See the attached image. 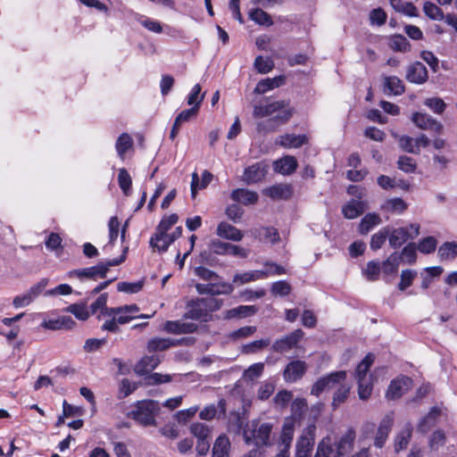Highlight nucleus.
I'll use <instances>...</instances> for the list:
<instances>
[{"label":"nucleus","instance_id":"obj_13","mask_svg":"<svg viewBox=\"0 0 457 457\" xmlns=\"http://www.w3.org/2000/svg\"><path fill=\"white\" fill-rule=\"evenodd\" d=\"M285 109H292L289 104L284 100L276 101L266 105H255L253 115L256 119L271 116L275 113H283Z\"/></svg>","mask_w":457,"mask_h":457},{"label":"nucleus","instance_id":"obj_18","mask_svg":"<svg viewBox=\"0 0 457 457\" xmlns=\"http://www.w3.org/2000/svg\"><path fill=\"white\" fill-rule=\"evenodd\" d=\"M216 235L221 238L235 242H239L244 237V233L240 229L227 221H221L218 224Z\"/></svg>","mask_w":457,"mask_h":457},{"label":"nucleus","instance_id":"obj_23","mask_svg":"<svg viewBox=\"0 0 457 457\" xmlns=\"http://www.w3.org/2000/svg\"><path fill=\"white\" fill-rule=\"evenodd\" d=\"M368 209V204L361 200H351L343 206L342 212L345 219L353 220L359 217Z\"/></svg>","mask_w":457,"mask_h":457},{"label":"nucleus","instance_id":"obj_29","mask_svg":"<svg viewBox=\"0 0 457 457\" xmlns=\"http://www.w3.org/2000/svg\"><path fill=\"white\" fill-rule=\"evenodd\" d=\"M440 416V410L437 407H433L430 411L420 421L418 425V431L426 434L431 428H433Z\"/></svg>","mask_w":457,"mask_h":457},{"label":"nucleus","instance_id":"obj_9","mask_svg":"<svg viewBox=\"0 0 457 457\" xmlns=\"http://www.w3.org/2000/svg\"><path fill=\"white\" fill-rule=\"evenodd\" d=\"M293 109H285L283 113H278L274 117L263 121H260L256 125L259 133L267 134L277 130L280 124L286 123L293 115Z\"/></svg>","mask_w":457,"mask_h":457},{"label":"nucleus","instance_id":"obj_38","mask_svg":"<svg viewBox=\"0 0 457 457\" xmlns=\"http://www.w3.org/2000/svg\"><path fill=\"white\" fill-rule=\"evenodd\" d=\"M358 380V395L361 400H367L372 392L373 378L372 376H362Z\"/></svg>","mask_w":457,"mask_h":457},{"label":"nucleus","instance_id":"obj_49","mask_svg":"<svg viewBox=\"0 0 457 457\" xmlns=\"http://www.w3.org/2000/svg\"><path fill=\"white\" fill-rule=\"evenodd\" d=\"M438 254L442 260H453L457 256V244L445 242L438 249Z\"/></svg>","mask_w":457,"mask_h":457},{"label":"nucleus","instance_id":"obj_59","mask_svg":"<svg viewBox=\"0 0 457 457\" xmlns=\"http://www.w3.org/2000/svg\"><path fill=\"white\" fill-rule=\"evenodd\" d=\"M144 286V281L139 280L137 282H120L117 285V289L120 292H124L127 294H135L139 292Z\"/></svg>","mask_w":457,"mask_h":457},{"label":"nucleus","instance_id":"obj_47","mask_svg":"<svg viewBox=\"0 0 457 457\" xmlns=\"http://www.w3.org/2000/svg\"><path fill=\"white\" fill-rule=\"evenodd\" d=\"M337 386L338 387L333 395L332 405L334 407H337L345 403L350 393V386L343 382H340Z\"/></svg>","mask_w":457,"mask_h":457},{"label":"nucleus","instance_id":"obj_54","mask_svg":"<svg viewBox=\"0 0 457 457\" xmlns=\"http://www.w3.org/2000/svg\"><path fill=\"white\" fill-rule=\"evenodd\" d=\"M173 345L168 338H153L148 342L147 348L149 352L164 351Z\"/></svg>","mask_w":457,"mask_h":457},{"label":"nucleus","instance_id":"obj_42","mask_svg":"<svg viewBox=\"0 0 457 457\" xmlns=\"http://www.w3.org/2000/svg\"><path fill=\"white\" fill-rule=\"evenodd\" d=\"M132 145H133V140H132L131 137L127 133L121 134L118 137V139L116 141V145H115V148L118 153V155L123 160L125 153L129 149H130L132 147Z\"/></svg>","mask_w":457,"mask_h":457},{"label":"nucleus","instance_id":"obj_33","mask_svg":"<svg viewBox=\"0 0 457 457\" xmlns=\"http://www.w3.org/2000/svg\"><path fill=\"white\" fill-rule=\"evenodd\" d=\"M285 83V77L284 76H278L272 79H265L261 80L256 87L254 88V92L257 94H264L268 92L269 90L274 89L276 87H278L279 86L283 85Z\"/></svg>","mask_w":457,"mask_h":457},{"label":"nucleus","instance_id":"obj_63","mask_svg":"<svg viewBox=\"0 0 457 457\" xmlns=\"http://www.w3.org/2000/svg\"><path fill=\"white\" fill-rule=\"evenodd\" d=\"M254 66L260 73H268L273 67L274 62L270 58H263L262 56H257L254 61Z\"/></svg>","mask_w":457,"mask_h":457},{"label":"nucleus","instance_id":"obj_30","mask_svg":"<svg viewBox=\"0 0 457 457\" xmlns=\"http://www.w3.org/2000/svg\"><path fill=\"white\" fill-rule=\"evenodd\" d=\"M267 278V272L262 270H251L244 273H237L233 277V283L241 286L252 281Z\"/></svg>","mask_w":457,"mask_h":457},{"label":"nucleus","instance_id":"obj_51","mask_svg":"<svg viewBox=\"0 0 457 457\" xmlns=\"http://www.w3.org/2000/svg\"><path fill=\"white\" fill-rule=\"evenodd\" d=\"M255 312L253 306L241 305L237 308L228 310L225 313V319H233L237 317H247Z\"/></svg>","mask_w":457,"mask_h":457},{"label":"nucleus","instance_id":"obj_26","mask_svg":"<svg viewBox=\"0 0 457 457\" xmlns=\"http://www.w3.org/2000/svg\"><path fill=\"white\" fill-rule=\"evenodd\" d=\"M252 234L255 238L265 243L275 244L279 241L280 237L276 228L271 227H262L252 230Z\"/></svg>","mask_w":457,"mask_h":457},{"label":"nucleus","instance_id":"obj_53","mask_svg":"<svg viewBox=\"0 0 457 457\" xmlns=\"http://www.w3.org/2000/svg\"><path fill=\"white\" fill-rule=\"evenodd\" d=\"M67 312L72 313L78 320H86L90 316L86 303H74L67 307Z\"/></svg>","mask_w":457,"mask_h":457},{"label":"nucleus","instance_id":"obj_22","mask_svg":"<svg viewBox=\"0 0 457 457\" xmlns=\"http://www.w3.org/2000/svg\"><path fill=\"white\" fill-rule=\"evenodd\" d=\"M412 435V426L410 422L404 424L394 439V450L396 453L407 448Z\"/></svg>","mask_w":457,"mask_h":457},{"label":"nucleus","instance_id":"obj_45","mask_svg":"<svg viewBox=\"0 0 457 457\" xmlns=\"http://www.w3.org/2000/svg\"><path fill=\"white\" fill-rule=\"evenodd\" d=\"M249 18L255 23L263 26H271L273 24L271 17L264 11L255 8L249 12Z\"/></svg>","mask_w":457,"mask_h":457},{"label":"nucleus","instance_id":"obj_39","mask_svg":"<svg viewBox=\"0 0 457 457\" xmlns=\"http://www.w3.org/2000/svg\"><path fill=\"white\" fill-rule=\"evenodd\" d=\"M400 262H401V256L399 255V253H393L380 265L381 271L386 275L396 273Z\"/></svg>","mask_w":457,"mask_h":457},{"label":"nucleus","instance_id":"obj_40","mask_svg":"<svg viewBox=\"0 0 457 457\" xmlns=\"http://www.w3.org/2000/svg\"><path fill=\"white\" fill-rule=\"evenodd\" d=\"M392 136L395 138L398 139L399 146L405 152L419 154L420 150L418 149V146L415 145V140L409 136H398L397 134L392 132Z\"/></svg>","mask_w":457,"mask_h":457},{"label":"nucleus","instance_id":"obj_6","mask_svg":"<svg viewBox=\"0 0 457 457\" xmlns=\"http://www.w3.org/2000/svg\"><path fill=\"white\" fill-rule=\"evenodd\" d=\"M420 233V225L412 223L406 228H398L389 231V244L394 248L403 245L408 239H413Z\"/></svg>","mask_w":457,"mask_h":457},{"label":"nucleus","instance_id":"obj_48","mask_svg":"<svg viewBox=\"0 0 457 457\" xmlns=\"http://www.w3.org/2000/svg\"><path fill=\"white\" fill-rule=\"evenodd\" d=\"M381 266L378 262L370 261L367 263L366 268L363 269L362 274L369 281H376L379 278Z\"/></svg>","mask_w":457,"mask_h":457},{"label":"nucleus","instance_id":"obj_60","mask_svg":"<svg viewBox=\"0 0 457 457\" xmlns=\"http://www.w3.org/2000/svg\"><path fill=\"white\" fill-rule=\"evenodd\" d=\"M417 273L412 270H403L401 273V280L398 284V289L401 291L406 290L412 285L413 279Z\"/></svg>","mask_w":457,"mask_h":457},{"label":"nucleus","instance_id":"obj_34","mask_svg":"<svg viewBox=\"0 0 457 457\" xmlns=\"http://www.w3.org/2000/svg\"><path fill=\"white\" fill-rule=\"evenodd\" d=\"M381 218L378 213L366 214L359 224V232L362 235L368 234L374 227L381 223Z\"/></svg>","mask_w":457,"mask_h":457},{"label":"nucleus","instance_id":"obj_57","mask_svg":"<svg viewBox=\"0 0 457 457\" xmlns=\"http://www.w3.org/2000/svg\"><path fill=\"white\" fill-rule=\"evenodd\" d=\"M386 18H387V14L380 7L373 9L369 14L370 23L372 26L380 27V26L384 25L386 21Z\"/></svg>","mask_w":457,"mask_h":457},{"label":"nucleus","instance_id":"obj_52","mask_svg":"<svg viewBox=\"0 0 457 457\" xmlns=\"http://www.w3.org/2000/svg\"><path fill=\"white\" fill-rule=\"evenodd\" d=\"M389 46L391 49L398 52L405 53L410 51L411 49V46L408 40L402 35H395L394 37H392V38L390 39Z\"/></svg>","mask_w":457,"mask_h":457},{"label":"nucleus","instance_id":"obj_32","mask_svg":"<svg viewBox=\"0 0 457 457\" xmlns=\"http://www.w3.org/2000/svg\"><path fill=\"white\" fill-rule=\"evenodd\" d=\"M230 442L228 438L221 435L214 442L212 447V457H229Z\"/></svg>","mask_w":457,"mask_h":457},{"label":"nucleus","instance_id":"obj_41","mask_svg":"<svg viewBox=\"0 0 457 457\" xmlns=\"http://www.w3.org/2000/svg\"><path fill=\"white\" fill-rule=\"evenodd\" d=\"M407 204L402 198L395 197L386 200L382 208L386 212L400 214L407 209Z\"/></svg>","mask_w":457,"mask_h":457},{"label":"nucleus","instance_id":"obj_46","mask_svg":"<svg viewBox=\"0 0 457 457\" xmlns=\"http://www.w3.org/2000/svg\"><path fill=\"white\" fill-rule=\"evenodd\" d=\"M190 433L196 437V439L211 438L212 429L209 426L200 423L194 422L189 428Z\"/></svg>","mask_w":457,"mask_h":457},{"label":"nucleus","instance_id":"obj_61","mask_svg":"<svg viewBox=\"0 0 457 457\" xmlns=\"http://www.w3.org/2000/svg\"><path fill=\"white\" fill-rule=\"evenodd\" d=\"M374 357L372 354H367L365 358L358 364L355 371L356 378H360L362 376H371L368 374V371L373 363Z\"/></svg>","mask_w":457,"mask_h":457},{"label":"nucleus","instance_id":"obj_43","mask_svg":"<svg viewBox=\"0 0 457 457\" xmlns=\"http://www.w3.org/2000/svg\"><path fill=\"white\" fill-rule=\"evenodd\" d=\"M337 452H336L331 445L328 437L323 438L319 444L317 452L314 457H339Z\"/></svg>","mask_w":457,"mask_h":457},{"label":"nucleus","instance_id":"obj_5","mask_svg":"<svg viewBox=\"0 0 457 457\" xmlns=\"http://www.w3.org/2000/svg\"><path fill=\"white\" fill-rule=\"evenodd\" d=\"M316 426L314 423L308 425L302 432L296 442L295 457H310L314 445Z\"/></svg>","mask_w":457,"mask_h":457},{"label":"nucleus","instance_id":"obj_64","mask_svg":"<svg viewBox=\"0 0 457 457\" xmlns=\"http://www.w3.org/2000/svg\"><path fill=\"white\" fill-rule=\"evenodd\" d=\"M424 104L436 114H442L446 108L445 103L439 97L428 98Z\"/></svg>","mask_w":457,"mask_h":457},{"label":"nucleus","instance_id":"obj_27","mask_svg":"<svg viewBox=\"0 0 457 457\" xmlns=\"http://www.w3.org/2000/svg\"><path fill=\"white\" fill-rule=\"evenodd\" d=\"M172 243V238H170L168 232L160 231L159 229H156V232L150 240L151 246L157 249L159 252L167 251L168 247Z\"/></svg>","mask_w":457,"mask_h":457},{"label":"nucleus","instance_id":"obj_16","mask_svg":"<svg viewBox=\"0 0 457 457\" xmlns=\"http://www.w3.org/2000/svg\"><path fill=\"white\" fill-rule=\"evenodd\" d=\"M411 385V380L407 377H401L392 380L386 392V397L391 400L401 397L409 390Z\"/></svg>","mask_w":457,"mask_h":457},{"label":"nucleus","instance_id":"obj_62","mask_svg":"<svg viewBox=\"0 0 457 457\" xmlns=\"http://www.w3.org/2000/svg\"><path fill=\"white\" fill-rule=\"evenodd\" d=\"M204 96V93L201 95V86L199 84L195 85L187 96V104L192 106L198 104L199 110Z\"/></svg>","mask_w":457,"mask_h":457},{"label":"nucleus","instance_id":"obj_55","mask_svg":"<svg viewBox=\"0 0 457 457\" xmlns=\"http://www.w3.org/2000/svg\"><path fill=\"white\" fill-rule=\"evenodd\" d=\"M118 182L124 195H129L130 193L132 180L126 169L121 168L119 170Z\"/></svg>","mask_w":457,"mask_h":457},{"label":"nucleus","instance_id":"obj_10","mask_svg":"<svg viewBox=\"0 0 457 457\" xmlns=\"http://www.w3.org/2000/svg\"><path fill=\"white\" fill-rule=\"evenodd\" d=\"M304 333L301 329H295L285 337L276 340L272 348L278 353H286L295 348L298 343L303 339Z\"/></svg>","mask_w":457,"mask_h":457},{"label":"nucleus","instance_id":"obj_37","mask_svg":"<svg viewBox=\"0 0 457 457\" xmlns=\"http://www.w3.org/2000/svg\"><path fill=\"white\" fill-rule=\"evenodd\" d=\"M295 420L293 418L287 419L284 422L280 441L283 448L289 449L294 437Z\"/></svg>","mask_w":457,"mask_h":457},{"label":"nucleus","instance_id":"obj_58","mask_svg":"<svg viewBox=\"0 0 457 457\" xmlns=\"http://www.w3.org/2000/svg\"><path fill=\"white\" fill-rule=\"evenodd\" d=\"M397 167L405 173H413L417 169V163L411 157L403 155L398 158Z\"/></svg>","mask_w":457,"mask_h":457},{"label":"nucleus","instance_id":"obj_7","mask_svg":"<svg viewBox=\"0 0 457 457\" xmlns=\"http://www.w3.org/2000/svg\"><path fill=\"white\" fill-rule=\"evenodd\" d=\"M346 378L345 371H337L319 378L312 387L311 394L319 396L325 390L332 389L340 382H345Z\"/></svg>","mask_w":457,"mask_h":457},{"label":"nucleus","instance_id":"obj_14","mask_svg":"<svg viewBox=\"0 0 457 457\" xmlns=\"http://www.w3.org/2000/svg\"><path fill=\"white\" fill-rule=\"evenodd\" d=\"M306 370V362L299 360L292 361L286 366L283 377L287 382L294 383L302 378Z\"/></svg>","mask_w":457,"mask_h":457},{"label":"nucleus","instance_id":"obj_12","mask_svg":"<svg viewBox=\"0 0 457 457\" xmlns=\"http://www.w3.org/2000/svg\"><path fill=\"white\" fill-rule=\"evenodd\" d=\"M195 289L201 295H228L233 292L234 287L231 284L226 282H208L206 284L198 283Z\"/></svg>","mask_w":457,"mask_h":457},{"label":"nucleus","instance_id":"obj_17","mask_svg":"<svg viewBox=\"0 0 457 457\" xmlns=\"http://www.w3.org/2000/svg\"><path fill=\"white\" fill-rule=\"evenodd\" d=\"M308 143V137L305 135H295L286 133L278 136L275 144L284 148H299Z\"/></svg>","mask_w":457,"mask_h":457},{"label":"nucleus","instance_id":"obj_21","mask_svg":"<svg viewBox=\"0 0 457 457\" xmlns=\"http://www.w3.org/2000/svg\"><path fill=\"white\" fill-rule=\"evenodd\" d=\"M268 166L262 162H256L245 170L244 179L246 183L261 181L267 174Z\"/></svg>","mask_w":457,"mask_h":457},{"label":"nucleus","instance_id":"obj_4","mask_svg":"<svg viewBox=\"0 0 457 457\" xmlns=\"http://www.w3.org/2000/svg\"><path fill=\"white\" fill-rule=\"evenodd\" d=\"M271 431L272 425L270 423H259L253 420L246 425L243 436L247 445L253 444L256 446L267 445L270 444Z\"/></svg>","mask_w":457,"mask_h":457},{"label":"nucleus","instance_id":"obj_50","mask_svg":"<svg viewBox=\"0 0 457 457\" xmlns=\"http://www.w3.org/2000/svg\"><path fill=\"white\" fill-rule=\"evenodd\" d=\"M423 11L424 13L431 20L442 21L445 18L442 9L432 2H425L423 4Z\"/></svg>","mask_w":457,"mask_h":457},{"label":"nucleus","instance_id":"obj_31","mask_svg":"<svg viewBox=\"0 0 457 457\" xmlns=\"http://www.w3.org/2000/svg\"><path fill=\"white\" fill-rule=\"evenodd\" d=\"M232 200L241 203L243 204H253L258 200V195L248 189L237 188L231 193Z\"/></svg>","mask_w":457,"mask_h":457},{"label":"nucleus","instance_id":"obj_56","mask_svg":"<svg viewBox=\"0 0 457 457\" xmlns=\"http://www.w3.org/2000/svg\"><path fill=\"white\" fill-rule=\"evenodd\" d=\"M389 235V228H383L378 232L375 233L371 237L370 240V248L374 251L378 250L381 248L383 244L385 243L386 237Z\"/></svg>","mask_w":457,"mask_h":457},{"label":"nucleus","instance_id":"obj_1","mask_svg":"<svg viewBox=\"0 0 457 457\" xmlns=\"http://www.w3.org/2000/svg\"><path fill=\"white\" fill-rule=\"evenodd\" d=\"M106 312L107 319L104 321L101 329L112 333L120 331L119 325L129 323L135 319H150L155 313L140 314V309L135 303L126 304L120 307H111V310Z\"/></svg>","mask_w":457,"mask_h":457},{"label":"nucleus","instance_id":"obj_28","mask_svg":"<svg viewBox=\"0 0 457 457\" xmlns=\"http://www.w3.org/2000/svg\"><path fill=\"white\" fill-rule=\"evenodd\" d=\"M108 295L106 293L100 295L97 299L90 305V314H97L98 320H105L107 319V312L111 308L107 307Z\"/></svg>","mask_w":457,"mask_h":457},{"label":"nucleus","instance_id":"obj_11","mask_svg":"<svg viewBox=\"0 0 457 457\" xmlns=\"http://www.w3.org/2000/svg\"><path fill=\"white\" fill-rule=\"evenodd\" d=\"M411 120L420 129L429 130L437 134L443 131V124L427 113L415 112Z\"/></svg>","mask_w":457,"mask_h":457},{"label":"nucleus","instance_id":"obj_24","mask_svg":"<svg viewBox=\"0 0 457 457\" xmlns=\"http://www.w3.org/2000/svg\"><path fill=\"white\" fill-rule=\"evenodd\" d=\"M297 160L292 155H286L273 163L274 170L282 175H290L297 168Z\"/></svg>","mask_w":457,"mask_h":457},{"label":"nucleus","instance_id":"obj_35","mask_svg":"<svg viewBox=\"0 0 457 457\" xmlns=\"http://www.w3.org/2000/svg\"><path fill=\"white\" fill-rule=\"evenodd\" d=\"M385 92L400 96L403 94L405 87L403 82L395 76L386 77L384 80Z\"/></svg>","mask_w":457,"mask_h":457},{"label":"nucleus","instance_id":"obj_44","mask_svg":"<svg viewBox=\"0 0 457 457\" xmlns=\"http://www.w3.org/2000/svg\"><path fill=\"white\" fill-rule=\"evenodd\" d=\"M354 439L355 431L353 428H349L340 439L337 450L338 454L343 455L345 453L350 450L353 445Z\"/></svg>","mask_w":457,"mask_h":457},{"label":"nucleus","instance_id":"obj_8","mask_svg":"<svg viewBox=\"0 0 457 457\" xmlns=\"http://www.w3.org/2000/svg\"><path fill=\"white\" fill-rule=\"evenodd\" d=\"M393 426V413H387L380 420L373 438V445L376 448L381 449L385 446Z\"/></svg>","mask_w":457,"mask_h":457},{"label":"nucleus","instance_id":"obj_20","mask_svg":"<svg viewBox=\"0 0 457 457\" xmlns=\"http://www.w3.org/2000/svg\"><path fill=\"white\" fill-rule=\"evenodd\" d=\"M186 317L187 319H192L195 320L208 321L209 320H211L212 315H209L203 300L197 299L196 301H193L188 305V310L186 312Z\"/></svg>","mask_w":457,"mask_h":457},{"label":"nucleus","instance_id":"obj_36","mask_svg":"<svg viewBox=\"0 0 457 457\" xmlns=\"http://www.w3.org/2000/svg\"><path fill=\"white\" fill-rule=\"evenodd\" d=\"M160 361L155 356H145L135 366V372L138 375H145L155 369Z\"/></svg>","mask_w":457,"mask_h":457},{"label":"nucleus","instance_id":"obj_25","mask_svg":"<svg viewBox=\"0 0 457 457\" xmlns=\"http://www.w3.org/2000/svg\"><path fill=\"white\" fill-rule=\"evenodd\" d=\"M263 193L274 200H287L293 195V189L288 184H278L264 189Z\"/></svg>","mask_w":457,"mask_h":457},{"label":"nucleus","instance_id":"obj_2","mask_svg":"<svg viewBox=\"0 0 457 457\" xmlns=\"http://www.w3.org/2000/svg\"><path fill=\"white\" fill-rule=\"evenodd\" d=\"M127 252L128 247L126 246L123 249L122 255L120 258L113 259L105 262H101L96 266L71 270L68 272V277L71 278H76L80 281L104 278H105L110 267L119 265L124 262Z\"/></svg>","mask_w":457,"mask_h":457},{"label":"nucleus","instance_id":"obj_15","mask_svg":"<svg viewBox=\"0 0 457 457\" xmlns=\"http://www.w3.org/2000/svg\"><path fill=\"white\" fill-rule=\"evenodd\" d=\"M428 79L425 65L420 62L411 63L406 71V79L414 84H424Z\"/></svg>","mask_w":457,"mask_h":457},{"label":"nucleus","instance_id":"obj_3","mask_svg":"<svg viewBox=\"0 0 457 457\" xmlns=\"http://www.w3.org/2000/svg\"><path fill=\"white\" fill-rule=\"evenodd\" d=\"M160 412L158 402L154 400L138 401L128 416L142 426H155L156 416Z\"/></svg>","mask_w":457,"mask_h":457},{"label":"nucleus","instance_id":"obj_19","mask_svg":"<svg viewBox=\"0 0 457 457\" xmlns=\"http://www.w3.org/2000/svg\"><path fill=\"white\" fill-rule=\"evenodd\" d=\"M163 329L174 335L189 334L197 329V325L193 322L182 320H169L164 323Z\"/></svg>","mask_w":457,"mask_h":457}]
</instances>
